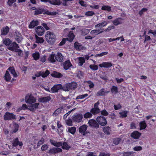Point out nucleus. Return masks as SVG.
<instances>
[{"mask_svg":"<svg viewBox=\"0 0 156 156\" xmlns=\"http://www.w3.org/2000/svg\"><path fill=\"white\" fill-rule=\"evenodd\" d=\"M63 56L62 55L61 53H58L55 57V59L57 61L60 62L63 61Z\"/></svg>","mask_w":156,"mask_h":156,"instance_id":"obj_24","label":"nucleus"},{"mask_svg":"<svg viewBox=\"0 0 156 156\" xmlns=\"http://www.w3.org/2000/svg\"><path fill=\"white\" fill-rule=\"evenodd\" d=\"M39 105V103H36L31 105L28 108L32 112H34L37 108L38 107Z\"/></svg>","mask_w":156,"mask_h":156,"instance_id":"obj_17","label":"nucleus"},{"mask_svg":"<svg viewBox=\"0 0 156 156\" xmlns=\"http://www.w3.org/2000/svg\"><path fill=\"white\" fill-rule=\"evenodd\" d=\"M134 153L133 151L130 152H125L124 151L122 152V155L123 156H130L132 155Z\"/></svg>","mask_w":156,"mask_h":156,"instance_id":"obj_48","label":"nucleus"},{"mask_svg":"<svg viewBox=\"0 0 156 156\" xmlns=\"http://www.w3.org/2000/svg\"><path fill=\"white\" fill-rule=\"evenodd\" d=\"M108 92H109V91H105V89L103 88L100 90L97 93L96 95L97 96H103L105 95V93Z\"/></svg>","mask_w":156,"mask_h":156,"instance_id":"obj_32","label":"nucleus"},{"mask_svg":"<svg viewBox=\"0 0 156 156\" xmlns=\"http://www.w3.org/2000/svg\"><path fill=\"white\" fill-rule=\"evenodd\" d=\"M9 50L12 51L13 50V49H14L16 48H19V46L15 42H14L13 43H11V44L9 46Z\"/></svg>","mask_w":156,"mask_h":156,"instance_id":"obj_25","label":"nucleus"},{"mask_svg":"<svg viewBox=\"0 0 156 156\" xmlns=\"http://www.w3.org/2000/svg\"><path fill=\"white\" fill-rule=\"evenodd\" d=\"M111 91L113 94H115L118 92V88L116 86H113L111 88Z\"/></svg>","mask_w":156,"mask_h":156,"instance_id":"obj_43","label":"nucleus"},{"mask_svg":"<svg viewBox=\"0 0 156 156\" xmlns=\"http://www.w3.org/2000/svg\"><path fill=\"white\" fill-rule=\"evenodd\" d=\"M105 30L103 28L94 29L91 30L90 32V34L92 35L95 36L102 33Z\"/></svg>","mask_w":156,"mask_h":156,"instance_id":"obj_9","label":"nucleus"},{"mask_svg":"<svg viewBox=\"0 0 156 156\" xmlns=\"http://www.w3.org/2000/svg\"><path fill=\"white\" fill-rule=\"evenodd\" d=\"M13 132L14 133H16L18 129L19 128V125L16 123H14L13 124Z\"/></svg>","mask_w":156,"mask_h":156,"instance_id":"obj_53","label":"nucleus"},{"mask_svg":"<svg viewBox=\"0 0 156 156\" xmlns=\"http://www.w3.org/2000/svg\"><path fill=\"white\" fill-rule=\"evenodd\" d=\"M36 41L35 42L37 43H42L44 41V40L42 37H38L36 34L35 35Z\"/></svg>","mask_w":156,"mask_h":156,"instance_id":"obj_31","label":"nucleus"},{"mask_svg":"<svg viewBox=\"0 0 156 156\" xmlns=\"http://www.w3.org/2000/svg\"><path fill=\"white\" fill-rule=\"evenodd\" d=\"M108 24V23L105 21H104L102 22L99 23L95 26V28H102L106 26Z\"/></svg>","mask_w":156,"mask_h":156,"instance_id":"obj_27","label":"nucleus"},{"mask_svg":"<svg viewBox=\"0 0 156 156\" xmlns=\"http://www.w3.org/2000/svg\"><path fill=\"white\" fill-rule=\"evenodd\" d=\"M87 126L86 125H83L81 126L79 129V132L82 134L83 135H84L86 133V130L87 129Z\"/></svg>","mask_w":156,"mask_h":156,"instance_id":"obj_12","label":"nucleus"},{"mask_svg":"<svg viewBox=\"0 0 156 156\" xmlns=\"http://www.w3.org/2000/svg\"><path fill=\"white\" fill-rule=\"evenodd\" d=\"M50 142L51 144L56 147H59L62 146V142H56L55 140L51 139H50Z\"/></svg>","mask_w":156,"mask_h":156,"instance_id":"obj_22","label":"nucleus"},{"mask_svg":"<svg viewBox=\"0 0 156 156\" xmlns=\"http://www.w3.org/2000/svg\"><path fill=\"white\" fill-rule=\"evenodd\" d=\"M70 87L71 90L74 89L77 87V84L75 82H72L71 83H69Z\"/></svg>","mask_w":156,"mask_h":156,"instance_id":"obj_44","label":"nucleus"},{"mask_svg":"<svg viewBox=\"0 0 156 156\" xmlns=\"http://www.w3.org/2000/svg\"><path fill=\"white\" fill-rule=\"evenodd\" d=\"M139 125L140 127V130L145 129L147 126L146 123L145 121L140 122Z\"/></svg>","mask_w":156,"mask_h":156,"instance_id":"obj_35","label":"nucleus"},{"mask_svg":"<svg viewBox=\"0 0 156 156\" xmlns=\"http://www.w3.org/2000/svg\"><path fill=\"white\" fill-rule=\"evenodd\" d=\"M46 39L47 42L50 44H53L56 40V36L51 32L48 31L46 33Z\"/></svg>","mask_w":156,"mask_h":156,"instance_id":"obj_1","label":"nucleus"},{"mask_svg":"<svg viewBox=\"0 0 156 156\" xmlns=\"http://www.w3.org/2000/svg\"><path fill=\"white\" fill-rule=\"evenodd\" d=\"M62 89L65 91H69L71 90L69 83L66 84L63 87L62 86Z\"/></svg>","mask_w":156,"mask_h":156,"instance_id":"obj_39","label":"nucleus"},{"mask_svg":"<svg viewBox=\"0 0 156 156\" xmlns=\"http://www.w3.org/2000/svg\"><path fill=\"white\" fill-rule=\"evenodd\" d=\"M49 3L52 5H59L62 2L60 0H50Z\"/></svg>","mask_w":156,"mask_h":156,"instance_id":"obj_29","label":"nucleus"},{"mask_svg":"<svg viewBox=\"0 0 156 156\" xmlns=\"http://www.w3.org/2000/svg\"><path fill=\"white\" fill-rule=\"evenodd\" d=\"M121 140H122L120 138H116L114 140V143L115 145H118L121 142Z\"/></svg>","mask_w":156,"mask_h":156,"instance_id":"obj_56","label":"nucleus"},{"mask_svg":"<svg viewBox=\"0 0 156 156\" xmlns=\"http://www.w3.org/2000/svg\"><path fill=\"white\" fill-rule=\"evenodd\" d=\"M62 149L61 148L58 147H53L49 150V153L51 154L57 153L62 151Z\"/></svg>","mask_w":156,"mask_h":156,"instance_id":"obj_14","label":"nucleus"},{"mask_svg":"<svg viewBox=\"0 0 156 156\" xmlns=\"http://www.w3.org/2000/svg\"><path fill=\"white\" fill-rule=\"evenodd\" d=\"M2 41L4 44L7 46H9L12 42V41L9 38H8L3 39Z\"/></svg>","mask_w":156,"mask_h":156,"instance_id":"obj_26","label":"nucleus"},{"mask_svg":"<svg viewBox=\"0 0 156 156\" xmlns=\"http://www.w3.org/2000/svg\"><path fill=\"white\" fill-rule=\"evenodd\" d=\"M74 37L75 36L73 32L70 31L69 32V33L68 36V37H67L66 39L67 40L71 42L73 41Z\"/></svg>","mask_w":156,"mask_h":156,"instance_id":"obj_23","label":"nucleus"},{"mask_svg":"<svg viewBox=\"0 0 156 156\" xmlns=\"http://www.w3.org/2000/svg\"><path fill=\"white\" fill-rule=\"evenodd\" d=\"M4 79L7 81L8 82L10 81L11 77L10 75L9 72L6 71L4 76Z\"/></svg>","mask_w":156,"mask_h":156,"instance_id":"obj_34","label":"nucleus"},{"mask_svg":"<svg viewBox=\"0 0 156 156\" xmlns=\"http://www.w3.org/2000/svg\"><path fill=\"white\" fill-rule=\"evenodd\" d=\"M140 135V133L137 131H135L131 134V136L134 139H137L139 138Z\"/></svg>","mask_w":156,"mask_h":156,"instance_id":"obj_19","label":"nucleus"},{"mask_svg":"<svg viewBox=\"0 0 156 156\" xmlns=\"http://www.w3.org/2000/svg\"><path fill=\"white\" fill-rule=\"evenodd\" d=\"M88 123L89 126L93 127L98 128L99 127V125L96 121L94 119H91L88 121Z\"/></svg>","mask_w":156,"mask_h":156,"instance_id":"obj_11","label":"nucleus"},{"mask_svg":"<svg viewBox=\"0 0 156 156\" xmlns=\"http://www.w3.org/2000/svg\"><path fill=\"white\" fill-rule=\"evenodd\" d=\"M15 38L18 43H20L23 39L21 34L20 33L16 30L15 34Z\"/></svg>","mask_w":156,"mask_h":156,"instance_id":"obj_10","label":"nucleus"},{"mask_svg":"<svg viewBox=\"0 0 156 156\" xmlns=\"http://www.w3.org/2000/svg\"><path fill=\"white\" fill-rule=\"evenodd\" d=\"M128 112L127 111H124L121 112H120L119 114L120 115V117L122 118H125L127 116V114Z\"/></svg>","mask_w":156,"mask_h":156,"instance_id":"obj_52","label":"nucleus"},{"mask_svg":"<svg viewBox=\"0 0 156 156\" xmlns=\"http://www.w3.org/2000/svg\"><path fill=\"white\" fill-rule=\"evenodd\" d=\"M41 14H46L50 15H54L56 14V12H50L48 10L44 9H37L35 11L34 15H37Z\"/></svg>","mask_w":156,"mask_h":156,"instance_id":"obj_2","label":"nucleus"},{"mask_svg":"<svg viewBox=\"0 0 156 156\" xmlns=\"http://www.w3.org/2000/svg\"><path fill=\"white\" fill-rule=\"evenodd\" d=\"M55 55H51L48 58V60L50 61L51 62L54 63L55 62Z\"/></svg>","mask_w":156,"mask_h":156,"instance_id":"obj_50","label":"nucleus"},{"mask_svg":"<svg viewBox=\"0 0 156 156\" xmlns=\"http://www.w3.org/2000/svg\"><path fill=\"white\" fill-rule=\"evenodd\" d=\"M36 99L33 96L27 94L25 98V101L26 103L32 104L36 102Z\"/></svg>","mask_w":156,"mask_h":156,"instance_id":"obj_3","label":"nucleus"},{"mask_svg":"<svg viewBox=\"0 0 156 156\" xmlns=\"http://www.w3.org/2000/svg\"><path fill=\"white\" fill-rule=\"evenodd\" d=\"M101 9L103 10L107 11L110 12L111 10V8L108 5H103L101 7Z\"/></svg>","mask_w":156,"mask_h":156,"instance_id":"obj_42","label":"nucleus"},{"mask_svg":"<svg viewBox=\"0 0 156 156\" xmlns=\"http://www.w3.org/2000/svg\"><path fill=\"white\" fill-rule=\"evenodd\" d=\"M41 76L42 77H45L49 75L50 74V72L48 70H47L45 71H41Z\"/></svg>","mask_w":156,"mask_h":156,"instance_id":"obj_40","label":"nucleus"},{"mask_svg":"<svg viewBox=\"0 0 156 156\" xmlns=\"http://www.w3.org/2000/svg\"><path fill=\"white\" fill-rule=\"evenodd\" d=\"M108 54V52L107 51H105L104 52H102L101 53L97 54L95 56H100L101 57L102 56L104 55H107Z\"/></svg>","mask_w":156,"mask_h":156,"instance_id":"obj_61","label":"nucleus"},{"mask_svg":"<svg viewBox=\"0 0 156 156\" xmlns=\"http://www.w3.org/2000/svg\"><path fill=\"white\" fill-rule=\"evenodd\" d=\"M90 111L92 114L94 115L97 114L101 112L99 108H93L90 110Z\"/></svg>","mask_w":156,"mask_h":156,"instance_id":"obj_33","label":"nucleus"},{"mask_svg":"<svg viewBox=\"0 0 156 156\" xmlns=\"http://www.w3.org/2000/svg\"><path fill=\"white\" fill-rule=\"evenodd\" d=\"M87 83L89 84V86L90 88H93L94 86V83L90 81H88L87 82Z\"/></svg>","mask_w":156,"mask_h":156,"instance_id":"obj_62","label":"nucleus"},{"mask_svg":"<svg viewBox=\"0 0 156 156\" xmlns=\"http://www.w3.org/2000/svg\"><path fill=\"white\" fill-rule=\"evenodd\" d=\"M112 66V64L111 62H103L99 65V66L101 68H108L111 67Z\"/></svg>","mask_w":156,"mask_h":156,"instance_id":"obj_15","label":"nucleus"},{"mask_svg":"<svg viewBox=\"0 0 156 156\" xmlns=\"http://www.w3.org/2000/svg\"><path fill=\"white\" fill-rule=\"evenodd\" d=\"M100 77L102 80L106 81L108 80L107 76H106L105 72H102V73L100 75Z\"/></svg>","mask_w":156,"mask_h":156,"instance_id":"obj_51","label":"nucleus"},{"mask_svg":"<svg viewBox=\"0 0 156 156\" xmlns=\"http://www.w3.org/2000/svg\"><path fill=\"white\" fill-rule=\"evenodd\" d=\"M83 118V115L82 114H76L73 116L72 119L74 121L79 122L81 121Z\"/></svg>","mask_w":156,"mask_h":156,"instance_id":"obj_7","label":"nucleus"},{"mask_svg":"<svg viewBox=\"0 0 156 156\" xmlns=\"http://www.w3.org/2000/svg\"><path fill=\"white\" fill-rule=\"evenodd\" d=\"M90 68L93 70H96L98 69V67L97 65H90L89 66Z\"/></svg>","mask_w":156,"mask_h":156,"instance_id":"obj_57","label":"nucleus"},{"mask_svg":"<svg viewBox=\"0 0 156 156\" xmlns=\"http://www.w3.org/2000/svg\"><path fill=\"white\" fill-rule=\"evenodd\" d=\"M101 114L105 116H107L108 114V112L105 110H104L101 111Z\"/></svg>","mask_w":156,"mask_h":156,"instance_id":"obj_63","label":"nucleus"},{"mask_svg":"<svg viewBox=\"0 0 156 156\" xmlns=\"http://www.w3.org/2000/svg\"><path fill=\"white\" fill-rule=\"evenodd\" d=\"M9 28L7 26L3 27L1 30V35H5L7 34L9 32Z\"/></svg>","mask_w":156,"mask_h":156,"instance_id":"obj_16","label":"nucleus"},{"mask_svg":"<svg viewBox=\"0 0 156 156\" xmlns=\"http://www.w3.org/2000/svg\"><path fill=\"white\" fill-rule=\"evenodd\" d=\"M44 139L43 138H41L37 143V147H38L40 146L41 145L43 144L44 143Z\"/></svg>","mask_w":156,"mask_h":156,"instance_id":"obj_58","label":"nucleus"},{"mask_svg":"<svg viewBox=\"0 0 156 156\" xmlns=\"http://www.w3.org/2000/svg\"><path fill=\"white\" fill-rule=\"evenodd\" d=\"M88 94H82L81 95H79L77 96L75 100H77L78 99H83L87 97Z\"/></svg>","mask_w":156,"mask_h":156,"instance_id":"obj_54","label":"nucleus"},{"mask_svg":"<svg viewBox=\"0 0 156 156\" xmlns=\"http://www.w3.org/2000/svg\"><path fill=\"white\" fill-rule=\"evenodd\" d=\"M78 65L80 66H81L85 63V58L83 57H80L78 58Z\"/></svg>","mask_w":156,"mask_h":156,"instance_id":"obj_37","label":"nucleus"},{"mask_svg":"<svg viewBox=\"0 0 156 156\" xmlns=\"http://www.w3.org/2000/svg\"><path fill=\"white\" fill-rule=\"evenodd\" d=\"M99 156H110V155L109 153H105V152H101L100 153Z\"/></svg>","mask_w":156,"mask_h":156,"instance_id":"obj_64","label":"nucleus"},{"mask_svg":"<svg viewBox=\"0 0 156 156\" xmlns=\"http://www.w3.org/2000/svg\"><path fill=\"white\" fill-rule=\"evenodd\" d=\"M16 115L13 114L9 112H6L4 116V119L5 120H12L16 119Z\"/></svg>","mask_w":156,"mask_h":156,"instance_id":"obj_4","label":"nucleus"},{"mask_svg":"<svg viewBox=\"0 0 156 156\" xmlns=\"http://www.w3.org/2000/svg\"><path fill=\"white\" fill-rule=\"evenodd\" d=\"M72 66L69 60H67L63 64V67L65 70H68L69 67Z\"/></svg>","mask_w":156,"mask_h":156,"instance_id":"obj_20","label":"nucleus"},{"mask_svg":"<svg viewBox=\"0 0 156 156\" xmlns=\"http://www.w3.org/2000/svg\"><path fill=\"white\" fill-rule=\"evenodd\" d=\"M62 85L61 84H58L55 85L51 89V91H49L52 93H57L60 89H62Z\"/></svg>","mask_w":156,"mask_h":156,"instance_id":"obj_6","label":"nucleus"},{"mask_svg":"<svg viewBox=\"0 0 156 156\" xmlns=\"http://www.w3.org/2000/svg\"><path fill=\"white\" fill-rule=\"evenodd\" d=\"M110 128L108 126L105 127L103 129L104 132L108 135L110 134Z\"/></svg>","mask_w":156,"mask_h":156,"instance_id":"obj_45","label":"nucleus"},{"mask_svg":"<svg viewBox=\"0 0 156 156\" xmlns=\"http://www.w3.org/2000/svg\"><path fill=\"white\" fill-rule=\"evenodd\" d=\"M92 114L90 112H87L85 113L83 115L85 119L90 118L92 117Z\"/></svg>","mask_w":156,"mask_h":156,"instance_id":"obj_47","label":"nucleus"},{"mask_svg":"<svg viewBox=\"0 0 156 156\" xmlns=\"http://www.w3.org/2000/svg\"><path fill=\"white\" fill-rule=\"evenodd\" d=\"M40 54L38 52H35L32 55V56L35 60H37L40 57Z\"/></svg>","mask_w":156,"mask_h":156,"instance_id":"obj_46","label":"nucleus"},{"mask_svg":"<svg viewBox=\"0 0 156 156\" xmlns=\"http://www.w3.org/2000/svg\"><path fill=\"white\" fill-rule=\"evenodd\" d=\"M51 98L50 96L46 97H42L39 98L38 99V101L41 102L46 103L49 101L51 99Z\"/></svg>","mask_w":156,"mask_h":156,"instance_id":"obj_13","label":"nucleus"},{"mask_svg":"<svg viewBox=\"0 0 156 156\" xmlns=\"http://www.w3.org/2000/svg\"><path fill=\"white\" fill-rule=\"evenodd\" d=\"M96 120L98 123L101 126H105L106 125L107 123L105 117L102 115L98 116L96 119Z\"/></svg>","mask_w":156,"mask_h":156,"instance_id":"obj_5","label":"nucleus"},{"mask_svg":"<svg viewBox=\"0 0 156 156\" xmlns=\"http://www.w3.org/2000/svg\"><path fill=\"white\" fill-rule=\"evenodd\" d=\"M39 22L37 20H34L32 21L29 25V28L30 29H32L35 26L38 25Z\"/></svg>","mask_w":156,"mask_h":156,"instance_id":"obj_18","label":"nucleus"},{"mask_svg":"<svg viewBox=\"0 0 156 156\" xmlns=\"http://www.w3.org/2000/svg\"><path fill=\"white\" fill-rule=\"evenodd\" d=\"M8 70H9L14 77H17L18 75L15 72L14 68L13 67H9L8 68Z\"/></svg>","mask_w":156,"mask_h":156,"instance_id":"obj_28","label":"nucleus"},{"mask_svg":"<svg viewBox=\"0 0 156 156\" xmlns=\"http://www.w3.org/2000/svg\"><path fill=\"white\" fill-rule=\"evenodd\" d=\"M63 110L62 108H59L57 109L54 112L53 114L54 116H56L58 115V114L61 113H62L63 112Z\"/></svg>","mask_w":156,"mask_h":156,"instance_id":"obj_30","label":"nucleus"},{"mask_svg":"<svg viewBox=\"0 0 156 156\" xmlns=\"http://www.w3.org/2000/svg\"><path fill=\"white\" fill-rule=\"evenodd\" d=\"M51 75L54 77L58 78L61 77L62 76V74L55 71H54Z\"/></svg>","mask_w":156,"mask_h":156,"instance_id":"obj_36","label":"nucleus"},{"mask_svg":"<svg viewBox=\"0 0 156 156\" xmlns=\"http://www.w3.org/2000/svg\"><path fill=\"white\" fill-rule=\"evenodd\" d=\"M81 34L83 35H85L88 34L90 30L87 29H83L81 30Z\"/></svg>","mask_w":156,"mask_h":156,"instance_id":"obj_49","label":"nucleus"},{"mask_svg":"<svg viewBox=\"0 0 156 156\" xmlns=\"http://www.w3.org/2000/svg\"><path fill=\"white\" fill-rule=\"evenodd\" d=\"M18 145L20 146H21L23 145V144L21 142H19L18 138H16L14 140L13 145L14 147H16Z\"/></svg>","mask_w":156,"mask_h":156,"instance_id":"obj_38","label":"nucleus"},{"mask_svg":"<svg viewBox=\"0 0 156 156\" xmlns=\"http://www.w3.org/2000/svg\"><path fill=\"white\" fill-rule=\"evenodd\" d=\"M66 124L69 126H72L73 125V122L72 119H69L66 120Z\"/></svg>","mask_w":156,"mask_h":156,"instance_id":"obj_60","label":"nucleus"},{"mask_svg":"<svg viewBox=\"0 0 156 156\" xmlns=\"http://www.w3.org/2000/svg\"><path fill=\"white\" fill-rule=\"evenodd\" d=\"M112 22L114 25L117 26L122 23V19L120 18H117L114 20Z\"/></svg>","mask_w":156,"mask_h":156,"instance_id":"obj_21","label":"nucleus"},{"mask_svg":"<svg viewBox=\"0 0 156 156\" xmlns=\"http://www.w3.org/2000/svg\"><path fill=\"white\" fill-rule=\"evenodd\" d=\"M36 34L39 36H42L44 33V29L43 27L38 26L35 29Z\"/></svg>","mask_w":156,"mask_h":156,"instance_id":"obj_8","label":"nucleus"},{"mask_svg":"<svg viewBox=\"0 0 156 156\" xmlns=\"http://www.w3.org/2000/svg\"><path fill=\"white\" fill-rule=\"evenodd\" d=\"M95 14L94 12L92 11H89L85 12V15L88 16H92Z\"/></svg>","mask_w":156,"mask_h":156,"instance_id":"obj_59","label":"nucleus"},{"mask_svg":"<svg viewBox=\"0 0 156 156\" xmlns=\"http://www.w3.org/2000/svg\"><path fill=\"white\" fill-rule=\"evenodd\" d=\"M62 148L63 149L68 150L70 148V147L67 144L66 142H64L62 143Z\"/></svg>","mask_w":156,"mask_h":156,"instance_id":"obj_41","label":"nucleus"},{"mask_svg":"<svg viewBox=\"0 0 156 156\" xmlns=\"http://www.w3.org/2000/svg\"><path fill=\"white\" fill-rule=\"evenodd\" d=\"M76 128L75 127L69 128L68 129V131L72 134H74L76 132Z\"/></svg>","mask_w":156,"mask_h":156,"instance_id":"obj_55","label":"nucleus"}]
</instances>
